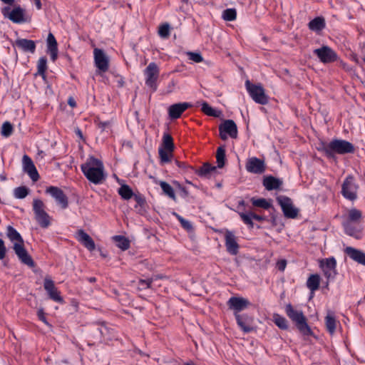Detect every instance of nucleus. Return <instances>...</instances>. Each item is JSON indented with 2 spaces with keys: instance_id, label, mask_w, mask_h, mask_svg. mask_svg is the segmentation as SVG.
<instances>
[{
  "instance_id": "nucleus-60",
  "label": "nucleus",
  "mask_w": 365,
  "mask_h": 365,
  "mask_svg": "<svg viewBox=\"0 0 365 365\" xmlns=\"http://www.w3.org/2000/svg\"><path fill=\"white\" fill-rule=\"evenodd\" d=\"M4 4L11 5L14 3L15 0H1Z\"/></svg>"
},
{
  "instance_id": "nucleus-43",
  "label": "nucleus",
  "mask_w": 365,
  "mask_h": 365,
  "mask_svg": "<svg viewBox=\"0 0 365 365\" xmlns=\"http://www.w3.org/2000/svg\"><path fill=\"white\" fill-rule=\"evenodd\" d=\"M237 12L235 9H227L222 13V18L225 21H231L236 19Z\"/></svg>"
},
{
  "instance_id": "nucleus-15",
  "label": "nucleus",
  "mask_w": 365,
  "mask_h": 365,
  "mask_svg": "<svg viewBox=\"0 0 365 365\" xmlns=\"http://www.w3.org/2000/svg\"><path fill=\"white\" fill-rule=\"evenodd\" d=\"M93 56L97 68L102 72L107 71L109 68V58L106 53L100 48H95Z\"/></svg>"
},
{
  "instance_id": "nucleus-8",
  "label": "nucleus",
  "mask_w": 365,
  "mask_h": 365,
  "mask_svg": "<svg viewBox=\"0 0 365 365\" xmlns=\"http://www.w3.org/2000/svg\"><path fill=\"white\" fill-rule=\"evenodd\" d=\"M145 76V84L155 91L157 88L156 81L159 76V68L155 63H150L144 71Z\"/></svg>"
},
{
  "instance_id": "nucleus-30",
  "label": "nucleus",
  "mask_w": 365,
  "mask_h": 365,
  "mask_svg": "<svg viewBox=\"0 0 365 365\" xmlns=\"http://www.w3.org/2000/svg\"><path fill=\"white\" fill-rule=\"evenodd\" d=\"M282 185V181L272 176H268L264 178L263 185L267 190L278 189Z\"/></svg>"
},
{
  "instance_id": "nucleus-25",
  "label": "nucleus",
  "mask_w": 365,
  "mask_h": 365,
  "mask_svg": "<svg viewBox=\"0 0 365 365\" xmlns=\"http://www.w3.org/2000/svg\"><path fill=\"white\" fill-rule=\"evenodd\" d=\"M78 240L89 251H93L96 248V245L93 239L83 230H81L77 233Z\"/></svg>"
},
{
  "instance_id": "nucleus-63",
  "label": "nucleus",
  "mask_w": 365,
  "mask_h": 365,
  "mask_svg": "<svg viewBox=\"0 0 365 365\" xmlns=\"http://www.w3.org/2000/svg\"><path fill=\"white\" fill-rule=\"evenodd\" d=\"M185 365H194L192 363H187Z\"/></svg>"
},
{
  "instance_id": "nucleus-62",
  "label": "nucleus",
  "mask_w": 365,
  "mask_h": 365,
  "mask_svg": "<svg viewBox=\"0 0 365 365\" xmlns=\"http://www.w3.org/2000/svg\"><path fill=\"white\" fill-rule=\"evenodd\" d=\"M89 282H94L96 281V278L95 277H91L88 279Z\"/></svg>"
},
{
  "instance_id": "nucleus-59",
  "label": "nucleus",
  "mask_w": 365,
  "mask_h": 365,
  "mask_svg": "<svg viewBox=\"0 0 365 365\" xmlns=\"http://www.w3.org/2000/svg\"><path fill=\"white\" fill-rule=\"evenodd\" d=\"M35 5L37 8V9H41V4L40 0H34Z\"/></svg>"
},
{
  "instance_id": "nucleus-6",
  "label": "nucleus",
  "mask_w": 365,
  "mask_h": 365,
  "mask_svg": "<svg viewBox=\"0 0 365 365\" xmlns=\"http://www.w3.org/2000/svg\"><path fill=\"white\" fill-rule=\"evenodd\" d=\"M324 150L328 155L331 156L334 153L341 155L352 153L354 151V147L346 140L335 139L327 144L324 146Z\"/></svg>"
},
{
  "instance_id": "nucleus-31",
  "label": "nucleus",
  "mask_w": 365,
  "mask_h": 365,
  "mask_svg": "<svg viewBox=\"0 0 365 365\" xmlns=\"http://www.w3.org/2000/svg\"><path fill=\"white\" fill-rule=\"evenodd\" d=\"M320 277L318 274H311L307 281V287L314 292L319 289Z\"/></svg>"
},
{
  "instance_id": "nucleus-56",
  "label": "nucleus",
  "mask_w": 365,
  "mask_h": 365,
  "mask_svg": "<svg viewBox=\"0 0 365 365\" xmlns=\"http://www.w3.org/2000/svg\"><path fill=\"white\" fill-rule=\"evenodd\" d=\"M68 103L72 108H74L76 106V101L74 100L73 98H71V97L68 98Z\"/></svg>"
},
{
  "instance_id": "nucleus-24",
  "label": "nucleus",
  "mask_w": 365,
  "mask_h": 365,
  "mask_svg": "<svg viewBox=\"0 0 365 365\" xmlns=\"http://www.w3.org/2000/svg\"><path fill=\"white\" fill-rule=\"evenodd\" d=\"M190 104L188 103H179L170 106L168 108L169 116L171 119H177L186 110Z\"/></svg>"
},
{
  "instance_id": "nucleus-39",
  "label": "nucleus",
  "mask_w": 365,
  "mask_h": 365,
  "mask_svg": "<svg viewBox=\"0 0 365 365\" xmlns=\"http://www.w3.org/2000/svg\"><path fill=\"white\" fill-rule=\"evenodd\" d=\"M161 189L163 190V192L170 197V198L175 200V194L174 192L173 188L171 187L170 185H169L168 182L164 181H160L159 183Z\"/></svg>"
},
{
  "instance_id": "nucleus-7",
  "label": "nucleus",
  "mask_w": 365,
  "mask_h": 365,
  "mask_svg": "<svg viewBox=\"0 0 365 365\" xmlns=\"http://www.w3.org/2000/svg\"><path fill=\"white\" fill-rule=\"evenodd\" d=\"M246 89L252 100L259 104L265 105L268 103V98L265 95L264 89L260 85L252 84L249 80L245 81Z\"/></svg>"
},
{
  "instance_id": "nucleus-21",
  "label": "nucleus",
  "mask_w": 365,
  "mask_h": 365,
  "mask_svg": "<svg viewBox=\"0 0 365 365\" xmlns=\"http://www.w3.org/2000/svg\"><path fill=\"white\" fill-rule=\"evenodd\" d=\"M238 326L245 333H249L253 330L252 319L247 314H235Z\"/></svg>"
},
{
  "instance_id": "nucleus-20",
  "label": "nucleus",
  "mask_w": 365,
  "mask_h": 365,
  "mask_svg": "<svg viewBox=\"0 0 365 365\" xmlns=\"http://www.w3.org/2000/svg\"><path fill=\"white\" fill-rule=\"evenodd\" d=\"M238 214L242 222L248 225L250 227H253V220L258 222L264 220V217L261 215H257L251 210H239Z\"/></svg>"
},
{
  "instance_id": "nucleus-13",
  "label": "nucleus",
  "mask_w": 365,
  "mask_h": 365,
  "mask_svg": "<svg viewBox=\"0 0 365 365\" xmlns=\"http://www.w3.org/2000/svg\"><path fill=\"white\" fill-rule=\"evenodd\" d=\"M220 135L222 140L228 137L236 138L237 136V125L232 120H227L220 125Z\"/></svg>"
},
{
  "instance_id": "nucleus-38",
  "label": "nucleus",
  "mask_w": 365,
  "mask_h": 365,
  "mask_svg": "<svg viewBox=\"0 0 365 365\" xmlns=\"http://www.w3.org/2000/svg\"><path fill=\"white\" fill-rule=\"evenodd\" d=\"M252 205L257 207H261L265 210H268L271 207V203L264 198H254L251 199Z\"/></svg>"
},
{
  "instance_id": "nucleus-45",
  "label": "nucleus",
  "mask_w": 365,
  "mask_h": 365,
  "mask_svg": "<svg viewBox=\"0 0 365 365\" xmlns=\"http://www.w3.org/2000/svg\"><path fill=\"white\" fill-rule=\"evenodd\" d=\"M13 126L9 122H4L1 126V135L4 137H9L11 135Z\"/></svg>"
},
{
  "instance_id": "nucleus-1",
  "label": "nucleus",
  "mask_w": 365,
  "mask_h": 365,
  "mask_svg": "<svg viewBox=\"0 0 365 365\" xmlns=\"http://www.w3.org/2000/svg\"><path fill=\"white\" fill-rule=\"evenodd\" d=\"M81 168L88 180L95 185L101 184L106 178L103 163L93 156L89 157Z\"/></svg>"
},
{
  "instance_id": "nucleus-28",
  "label": "nucleus",
  "mask_w": 365,
  "mask_h": 365,
  "mask_svg": "<svg viewBox=\"0 0 365 365\" xmlns=\"http://www.w3.org/2000/svg\"><path fill=\"white\" fill-rule=\"evenodd\" d=\"M47 47L48 53L50 54L51 60L54 61L58 56V48L56 40L51 33L48 35Z\"/></svg>"
},
{
  "instance_id": "nucleus-50",
  "label": "nucleus",
  "mask_w": 365,
  "mask_h": 365,
  "mask_svg": "<svg viewBox=\"0 0 365 365\" xmlns=\"http://www.w3.org/2000/svg\"><path fill=\"white\" fill-rule=\"evenodd\" d=\"M153 281V278L147 279H140L139 281V285L141 289H146L150 287L151 283Z\"/></svg>"
},
{
  "instance_id": "nucleus-49",
  "label": "nucleus",
  "mask_w": 365,
  "mask_h": 365,
  "mask_svg": "<svg viewBox=\"0 0 365 365\" xmlns=\"http://www.w3.org/2000/svg\"><path fill=\"white\" fill-rule=\"evenodd\" d=\"M158 34L162 38H168L170 35V25L164 24L159 27Z\"/></svg>"
},
{
  "instance_id": "nucleus-10",
  "label": "nucleus",
  "mask_w": 365,
  "mask_h": 365,
  "mask_svg": "<svg viewBox=\"0 0 365 365\" xmlns=\"http://www.w3.org/2000/svg\"><path fill=\"white\" fill-rule=\"evenodd\" d=\"M358 185L352 176H348L343 182L341 193L343 196L350 200L356 198Z\"/></svg>"
},
{
  "instance_id": "nucleus-26",
  "label": "nucleus",
  "mask_w": 365,
  "mask_h": 365,
  "mask_svg": "<svg viewBox=\"0 0 365 365\" xmlns=\"http://www.w3.org/2000/svg\"><path fill=\"white\" fill-rule=\"evenodd\" d=\"M345 253L353 260L365 265V253L363 252L351 247H347L345 249Z\"/></svg>"
},
{
  "instance_id": "nucleus-42",
  "label": "nucleus",
  "mask_w": 365,
  "mask_h": 365,
  "mask_svg": "<svg viewBox=\"0 0 365 365\" xmlns=\"http://www.w3.org/2000/svg\"><path fill=\"white\" fill-rule=\"evenodd\" d=\"M29 194V189L25 186L16 187L14 190V196L16 199H24Z\"/></svg>"
},
{
  "instance_id": "nucleus-54",
  "label": "nucleus",
  "mask_w": 365,
  "mask_h": 365,
  "mask_svg": "<svg viewBox=\"0 0 365 365\" xmlns=\"http://www.w3.org/2000/svg\"><path fill=\"white\" fill-rule=\"evenodd\" d=\"M341 66L346 71H352V68L349 66L344 61L340 62Z\"/></svg>"
},
{
  "instance_id": "nucleus-37",
  "label": "nucleus",
  "mask_w": 365,
  "mask_h": 365,
  "mask_svg": "<svg viewBox=\"0 0 365 365\" xmlns=\"http://www.w3.org/2000/svg\"><path fill=\"white\" fill-rule=\"evenodd\" d=\"M273 321L279 329L284 330L288 329L287 320L284 317L278 314H274L273 315Z\"/></svg>"
},
{
  "instance_id": "nucleus-5",
  "label": "nucleus",
  "mask_w": 365,
  "mask_h": 365,
  "mask_svg": "<svg viewBox=\"0 0 365 365\" xmlns=\"http://www.w3.org/2000/svg\"><path fill=\"white\" fill-rule=\"evenodd\" d=\"M34 217L42 228H47L51 224L52 217L46 212L44 202L39 198H34L32 202Z\"/></svg>"
},
{
  "instance_id": "nucleus-53",
  "label": "nucleus",
  "mask_w": 365,
  "mask_h": 365,
  "mask_svg": "<svg viewBox=\"0 0 365 365\" xmlns=\"http://www.w3.org/2000/svg\"><path fill=\"white\" fill-rule=\"evenodd\" d=\"M287 266V261L285 259H281L277 262V267L280 271H284Z\"/></svg>"
},
{
  "instance_id": "nucleus-17",
  "label": "nucleus",
  "mask_w": 365,
  "mask_h": 365,
  "mask_svg": "<svg viewBox=\"0 0 365 365\" xmlns=\"http://www.w3.org/2000/svg\"><path fill=\"white\" fill-rule=\"evenodd\" d=\"M250 302L243 297H232L227 302L229 308L235 312V314H239L250 306Z\"/></svg>"
},
{
  "instance_id": "nucleus-64",
  "label": "nucleus",
  "mask_w": 365,
  "mask_h": 365,
  "mask_svg": "<svg viewBox=\"0 0 365 365\" xmlns=\"http://www.w3.org/2000/svg\"><path fill=\"white\" fill-rule=\"evenodd\" d=\"M363 60H364V61L365 62V57H364Z\"/></svg>"
},
{
  "instance_id": "nucleus-34",
  "label": "nucleus",
  "mask_w": 365,
  "mask_h": 365,
  "mask_svg": "<svg viewBox=\"0 0 365 365\" xmlns=\"http://www.w3.org/2000/svg\"><path fill=\"white\" fill-rule=\"evenodd\" d=\"M201 106L202 112L209 116L219 117L221 114L220 110L212 108L206 102H203Z\"/></svg>"
},
{
  "instance_id": "nucleus-12",
  "label": "nucleus",
  "mask_w": 365,
  "mask_h": 365,
  "mask_svg": "<svg viewBox=\"0 0 365 365\" xmlns=\"http://www.w3.org/2000/svg\"><path fill=\"white\" fill-rule=\"evenodd\" d=\"M277 200L285 217L293 219L297 216L299 210L294 206L290 198L282 196Z\"/></svg>"
},
{
  "instance_id": "nucleus-61",
  "label": "nucleus",
  "mask_w": 365,
  "mask_h": 365,
  "mask_svg": "<svg viewBox=\"0 0 365 365\" xmlns=\"http://www.w3.org/2000/svg\"><path fill=\"white\" fill-rule=\"evenodd\" d=\"M76 133L80 138H82V133L79 129H77Z\"/></svg>"
},
{
  "instance_id": "nucleus-35",
  "label": "nucleus",
  "mask_w": 365,
  "mask_h": 365,
  "mask_svg": "<svg viewBox=\"0 0 365 365\" xmlns=\"http://www.w3.org/2000/svg\"><path fill=\"white\" fill-rule=\"evenodd\" d=\"M173 152L172 150L159 148L158 153L161 163L164 164L170 162L173 158Z\"/></svg>"
},
{
  "instance_id": "nucleus-52",
  "label": "nucleus",
  "mask_w": 365,
  "mask_h": 365,
  "mask_svg": "<svg viewBox=\"0 0 365 365\" xmlns=\"http://www.w3.org/2000/svg\"><path fill=\"white\" fill-rule=\"evenodd\" d=\"M6 247L4 245V241L0 239V259H3L6 255Z\"/></svg>"
},
{
  "instance_id": "nucleus-33",
  "label": "nucleus",
  "mask_w": 365,
  "mask_h": 365,
  "mask_svg": "<svg viewBox=\"0 0 365 365\" xmlns=\"http://www.w3.org/2000/svg\"><path fill=\"white\" fill-rule=\"evenodd\" d=\"M113 240L116 243V246L122 250H126L130 247L129 240L123 236L115 235L113 237Z\"/></svg>"
},
{
  "instance_id": "nucleus-23",
  "label": "nucleus",
  "mask_w": 365,
  "mask_h": 365,
  "mask_svg": "<svg viewBox=\"0 0 365 365\" xmlns=\"http://www.w3.org/2000/svg\"><path fill=\"white\" fill-rule=\"evenodd\" d=\"M225 246L227 252L233 255H235L238 252L239 245L237 242L235 235L230 232L227 231L225 232Z\"/></svg>"
},
{
  "instance_id": "nucleus-51",
  "label": "nucleus",
  "mask_w": 365,
  "mask_h": 365,
  "mask_svg": "<svg viewBox=\"0 0 365 365\" xmlns=\"http://www.w3.org/2000/svg\"><path fill=\"white\" fill-rule=\"evenodd\" d=\"M37 315H38V319L43 322L45 324L48 325V326H50V324H48V322H47L45 316H44V312H43V310L42 309H40L38 310V312H37Z\"/></svg>"
},
{
  "instance_id": "nucleus-3",
  "label": "nucleus",
  "mask_w": 365,
  "mask_h": 365,
  "mask_svg": "<svg viewBox=\"0 0 365 365\" xmlns=\"http://www.w3.org/2000/svg\"><path fill=\"white\" fill-rule=\"evenodd\" d=\"M6 235L14 244L15 253L21 262L29 267H33L34 264V261L24 247V241L20 234L13 227L9 226L7 227Z\"/></svg>"
},
{
  "instance_id": "nucleus-40",
  "label": "nucleus",
  "mask_w": 365,
  "mask_h": 365,
  "mask_svg": "<svg viewBox=\"0 0 365 365\" xmlns=\"http://www.w3.org/2000/svg\"><path fill=\"white\" fill-rule=\"evenodd\" d=\"M162 149L167 150H174V144L173 138L168 133H165L163 137V146L160 148Z\"/></svg>"
},
{
  "instance_id": "nucleus-19",
  "label": "nucleus",
  "mask_w": 365,
  "mask_h": 365,
  "mask_svg": "<svg viewBox=\"0 0 365 365\" xmlns=\"http://www.w3.org/2000/svg\"><path fill=\"white\" fill-rule=\"evenodd\" d=\"M22 163L24 171L29 175L33 181H37L39 178V175L31 158L24 155L23 156Z\"/></svg>"
},
{
  "instance_id": "nucleus-27",
  "label": "nucleus",
  "mask_w": 365,
  "mask_h": 365,
  "mask_svg": "<svg viewBox=\"0 0 365 365\" xmlns=\"http://www.w3.org/2000/svg\"><path fill=\"white\" fill-rule=\"evenodd\" d=\"M15 45L25 52H31L33 53L36 50V43L32 40L19 38L15 41Z\"/></svg>"
},
{
  "instance_id": "nucleus-41",
  "label": "nucleus",
  "mask_w": 365,
  "mask_h": 365,
  "mask_svg": "<svg viewBox=\"0 0 365 365\" xmlns=\"http://www.w3.org/2000/svg\"><path fill=\"white\" fill-rule=\"evenodd\" d=\"M216 159L218 168H222L225 165V150L222 147H219L217 150Z\"/></svg>"
},
{
  "instance_id": "nucleus-58",
  "label": "nucleus",
  "mask_w": 365,
  "mask_h": 365,
  "mask_svg": "<svg viewBox=\"0 0 365 365\" xmlns=\"http://www.w3.org/2000/svg\"><path fill=\"white\" fill-rule=\"evenodd\" d=\"M175 163L179 168H185L187 167L184 163H180L178 160L175 161Z\"/></svg>"
},
{
  "instance_id": "nucleus-18",
  "label": "nucleus",
  "mask_w": 365,
  "mask_h": 365,
  "mask_svg": "<svg viewBox=\"0 0 365 365\" xmlns=\"http://www.w3.org/2000/svg\"><path fill=\"white\" fill-rule=\"evenodd\" d=\"M245 167L247 172L255 174H262L265 170L264 161L257 157L248 158Z\"/></svg>"
},
{
  "instance_id": "nucleus-44",
  "label": "nucleus",
  "mask_w": 365,
  "mask_h": 365,
  "mask_svg": "<svg viewBox=\"0 0 365 365\" xmlns=\"http://www.w3.org/2000/svg\"><path fill=\"white\" fill-rule=\"evenodd\" d=\"M215 170V167L211 166L210 165L205 163L197 171V173L200 176L206 177L212 171Z\"/></svg>"
},
{
  "instance_id": "nucleus-55",
  "label": "nucleus",
  "mask_w": 365,
  "mask_h": 365,
  "mask_svg": "<svg viewBox=\"0 0 365 365\" xmlns=\"http://www.w3.org/2000/svg\"><path fill=\"white\" fill-rule=\"evenodd\" d=\"M350 59L356 63H359V59L356 53H351L349 56Z\"/></svg>"
},
{
  "instance_id": "nucleus-32",
  "label": "nucleus",
  "mask_w": 365,
  "mask_h": 365,
  "mask_svg": "<svg viewBox=\"0 0 365 365\" xmlns=\"http://www.w3.org/2000/svg\"><path fill=\"white\" fill-rule=\"evenodd\" d=\"M325 26L324 19L322 17H317L309 23V28L312 31H319Z\"/></svg>"
},
{
  "instance_id": "nucleus-14",
  "label": "nucleus",
  "mask_w": 365,
  "mask_h": 365,
  "mask_svg": "<svg viewBox=\"0 0 365 365\" xmlns=\"http://www.w3.org/2000/svg\"><path fill=\"white\" fill-rule=\"evenodd\" d=\"M314 54L317 56L319 60L324 63H329L334 62L337 58V55L335 51L330 47L323 46L319 48L314 51Z\"/></svg>"
},
{
  "instance_id": "nucleus-29",
  "label": "nucleus",
  "mask_w": 365,
  "mask_h": 365,
  "mask_svg": "<svg viewBox=\"0 0 365 365\" xmlns=\"http://www.w3.org/2000/svg\"><path fill=\"white\" fill-rule=\"evenodd\" d=\"M338 322L333 312H328L325 317V325L330 334H334L336 329Z\"/></svg>"
},
{
  "instance_id": "nucleus-16",
  "label": "nucleus",
  "mask_w": 365,
  "mask_h": 365,
  "mask_svg": "<svg viewBox=\"0 0 365 365\" xmlns=\"http://www.w3.org/2000/svg\"><path fill=\"white\" fill-rule=\"evenodd\" d=\"M46 193L49 194L63 209L68 207V199L63 190L58 187L50 186L46 190Z\"/></svg>"
},
{
  "instance_id": "nucleus-57",
  "label": "nucleus",
  "mask_w": 365,
  "mask_h": 365,
  "mask_svg": "<svg viewBox=\"0 0 365 365\" xmlns=\"http://www.w3.org/2000/svg\"><path fill=\"white\" fill-rule=\"evenodd\" d=\"M110 124V123L108 121H106V122H101L99 123V126L103 128V129H105L107 126H108Z\"/></svg>"
},
{
  "instance_id": "nucleus-36",
  "label": "nucleus",
  "mask_w": 365,
  "mask_h": 365,
  "mask_svg": "<svg viewBox=\"0 0 365 365\" xmlns=\"http://www.w3.org/2000/svg\"><path fill=\"white\" fill-rule=\"evenodd\" d=\"M118 194L123 199L126 200H130L133 195V190L127 185H123L120 186L118 189Z\"/></svg>"
},
{
  "instance_id": "nucleus-9",
  "label": "nucleus",
  "mask_w": 365,
  "mask_h": 365,
  "mask_svg": "<svg viewBox=\"0 0 365 365\" xmlns=\"http://www.w3.org/2000/svg\"><path fill=\"white\" fill-rule=\"evenodd\" d=\"M1 13L5 18L9 19L16 24H21L26 21L24 10L20 6H16L13 9L6 6L2 9Z\"/></svg>"
},
{
  "instance_id": "nucleus-11",
  "label": "nucleus",
  "mask_w": 365,
  "mask_h": 365,
  "mask_svg": "<svg viewBox=\"0 0 365 365\" xmlns=\"http://www.w3.org/2000/svg\"><path fill=\"white\" fill-rule=\"evenodd\" d=\"M319 267L327 279H334L336 275V261L334 257L327 258L319 261Z\"/></svg>"
},
{
  "instance_id": "nucleus-48",
  "label": "nucleus",
  "mask_w": 365,
  "mask_h": 365,
  "mask_svg": "<svg viewBox=\"0 0 365 365\" xmlns=\"http://www.w3.org/2000/svg\"><path fill=\"white\" fill-rule=\"evenodd\" d=\"M186 55L190 61L195 63H200L203 61V57L200 53L188 51L186 53Z\"/></svg>"
},
{
  "instance_id": "nucleus-2",
  "label": "nucleus",
  "mask_w": 365,
  "mask_h": 365,
  "mask_svg": "<svg viewBox=\"0 0 365 365\" xmlns=\"http://www.w3.org/2000/svg\"><path fill=\"white\" fill-rule=\"evenodd\" d=\"M362 213L356 208L348 210L343 216L342 225L345 232L355 238H359L362 230Z\"/></svg>"
},
{
  "instance_id": "nucleus-47",
  "label": "nucleus",
  "mask_w": 365,
  "mask_h": 365,
  "mask_svg": "<svg viewBox=\"0 0 365 365\" xmlns=\"http://www.w3.org/2000/svg\"><path fill=\"white\" fill-rule=\"evenodd\" d=\"M38 72L41 75H43L47 68V61L45 57H41L37 63Z\"/></svg>"
},
{
  "instance_id": "nucleus-46",
  "label": "nucleus",
  "mask_w": 365,
  "mask_h": 365,
  "mask_svg": "<svg viewBox=\"0 0 365 365\" xmlns=\"http://www.w3.org/2000/svg\"><path fill=\"white\" fill-rule=\"evenodd\" d=\"M173 215L176 217V218L180 222L182 227L187 231H191L192 230V226L188 220H185L182 217L179 215L176 212H173Z\"/></svg>"
},
{
  "instance_id": "nucleus-22",
  "label": "nucleus",
  "mask_w": 365,
  "mask_h": 365,
  "mask_svg": "<svg viewBox=\"0 0 365 365\" xmlns=\"http://www.w3.org/2000/svg\"><path fill=\"white\" fill-rule=\"evenodd\" d=\"M43 287L51 299L58 302H61L63 301L58 289L54 285L53 282L51 279L46 278L44 279Z\"/></svg>"
},
{
  "instance_id": "nucleus-4",
  "label": "nucleus",
  "mask_w": 365,
  "mask_h": 365,
  "mask_svg": "<svg viewBox=\"0 0 365 365\" xmlns=\"http://www.w3.org/2000/svg\"><path fill=\"white\" fill-rule=\"evenodd\" d=\"M285 312L289 318L295 324L297 328L303 335H312V331L307 324V319L302 310L296 309L289 304L285 307Z\"/></svg>"
}]
</instances>
